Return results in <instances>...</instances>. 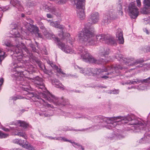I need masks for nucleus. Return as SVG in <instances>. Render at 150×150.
I'll use <instances>...</instances> for the list:
<instances>
[{
  "label": "nucleus",
  "mask_w": 150,
  "mask_h": 150,
  "mask_svg": "<svg viewBox=\"0 0 150 150\" xmlns=\"http://www.w3.org/2000/svg\"><path fill=\"white\" fill-rule=\"evenodd\" d=\"M148 120L146 122L143 120L141 121L136 119H132L131 116L129 115L126 117H121L117 116L112 117H100L98 118V120H100V122L99 125L101 127L105 126L108 129H110L116 127L117 125H121L122 124L127 123L128 121H131L130 124L133 126L132 127V129L135 132H139L142 129H144L146 127H148L150 123L149 119H150V113L148 117Z\"/></svg>",
  "instance_id": "f257e3e1"
},
{
  "label": "nucleus",
  "mask_w": 150,
  "mask_h": 150,
  "mask_svg": "<svg viewBox=\"0 0 150 150\" xmlns=\"http://www.w3.org/2000/svg\"><path fill=\"white\" fill-rule=\"evenodd\" d=\"M78 37L80 42L89 45H95L99 40L112 45H115L117 44L115 38L109 35L102 34L95 37L93 30H91L90 28H85L79 32Z\"/></svg>",
  "instance_id": "f03ea898"
},
{
  "label": "nucleus",
  "mask_w": 150,
  "mask_h": 150,
  "mask_svg": "<svg viewBox=\"0 0 150 150\" xmlns=\"http://www.w3.org/2000/svg\"><path fill=\"white\" fill-rule=\"evenodd\" d=\"M19 66L17 64L13 63L12 65V70L14 71H16L15 73V76L17 77V79L22 81L20 83L23 86L28 85V83L31 82H33L36 86L38 88L42 90L45 89L44 84L42 79L38 76H37L34 79L29 78L25 77L24 76L25 72H18L16 68H18Z\"/></svg>",
  "instance_id": "7ed1b4c3"
},
{
  "label": "nucleus",
  "mask_w": 150,
  "mask_h": 150,
  "mask_svg": "<svg viewBox=\"0 0 150 150\" xmlns=\"http://www.w3.org/2000/svg\"><path fill=\"white\" fill-rule=\"evenodd\" d=\"M115 58L117 59L121 62V65H116L115 66L118 67V68H117L116 70L114 69L113 70L110 71V72H108L106 74V75L100 76V77L104 79H107L108 78H111L112 76H108L109 75H112L114 72L118 73L119 69H127L129 66H132L138 64H139L144 62V60L142 59H137V60H134L133 58L130 59H127L126 58L122 57L121 55H119L115 56Z\"/></svg>",
  "instance_id": "20e7f679"
},
{
  "label": "nucleus",
  "mask_w": 150,
  "mask_h": 150,
  "mask_svg": "<svg viewBox=\"0 0 150 150\" xmlns=\"http://www.w3.org/2000/svg\"><path fill=\"white\" fill-rule=\"evenodd\" d=\"M3 45L9 47L10 48V50H11V52H13L14 53L12 57L16 62H23V61H26V60L25 59V56L23 55L24 54L23 53H25V52L28 54L29 51L24 44L21 43V44L15 46L11 44L10 41L6 40L4 41Z\"/></svg>",
  "instance_id": "39448f33"
},
{
  "label": "nucleus",
  "mask_w": 150,
  "mask_h": 150,
  "mask_svg": "<svg viewBox=\"0 0 150 150\" xmlns=\"http://www.w3.org/2000/svg\"><path fill=\"white\" fill-rule=\"evenodd\" d=\"M78 51L79 52H78L81 54V58L83 59V61L86 62H89L91 63H95L96 64H101L102 62H108L109 60L108 59H105L104 60L102 59V61H101L94 58L88 52L87 50L84 49L82 47H80L79 48Z\"/></svg>",
  "instance_id": "423d86ee"
},
{
  "label": "nucleus",
  "mask_w": 150,
  "mask_h": 150,
  "mask_svg": "<svg viewBox=\"0 0 150 150\" xmlns=\"http://www.w3.org/2000/svg\"><path fill=\"white\" fill-rule=\"evenodd\" d=\"M59 35L61 38V40L57 38L54 37V35H52V38L59 47L66 53L70 54L76 53V51L72 47L69 46L67 44H65L63 42V40L64 39V33H62L61 35Z\"/></svg>",
  "instance_id": "0eeeda50"
},
{
  "label": "nucleus",
  "mask_w": 150,
  "mask_h": 150,
  "mask_svg": "<svg viewBox=\"0 0 150 150\" xmlns=\"http://www.w3.org/2000/svg\"><path fill=\"white\" fill-rule=\"evenodd\" d=\"M144 83H150V77L149 78L143 79H141L137 78L133 79L132 80L128 81L127 82V84H135L140 83L137 86H132L131 87H128V89L132 88L137 89L139 90H143L146 89V86L144 84Z\"/></svg>",
  "instance_id": "6e6552de"
},
{
  "label": "nucleus",
  "mask_w": 150,
  "mask_h": 150,
  "mask_svg": "<svg viewBox=\"0 0 150 150\" xmlns=\"http://www.w3.org/2000/svg\"><path fill=\"white\" fill-rule=\"evenodd\" d=\"M76 5L77 10V15L81 20H83L85 17L84 10V0H73Z\"/></svg>",
  "instance_id": "1a4fd4ad"
},
{
  "label": "nucleus",
  "mask_w": 150,
  "mask_h": 150,
  "mask_svg": "<svg viewBox=\"0 0 150 150\" xmlns=\"http://www.w3.org/2000/svg\"><path fill=\"white\" fill-rule=\"evenodd\" d=\"M40 96L45 98L50 102H52L56 105H59L58 98L51 94L49 91L41 92L40 94Z\"/></svg>",
  "instance_id": "9d476101"
},
{
  "label": "nucleus",
  "mask_w": 150,
  "mask_h": 150,
  "mask_svg": "<svg viewBox=\"0 0 150 150\" xmlns=\"http://www.w3.org/2000/svg\"><path fill=\"white\" fill-rule=\"evenodd\" d=\"M128 12L129 15L132 18H136L138 16L139 9L134 2H131L129 5Z\"/></svg>",
  "instance_id": "9b49d317"
},
{
  "label": "nucleus",
  "mask_w": 150,
  "mask_h": 150,
  "mask_svg": "<svg viewBox=\"0 0 150 150\" xmlns=\"http://www.w3.org/2000/svg\"><path fill=\"white\" fill-rule=\"evenodd\" d=\"M75 68H78L80 70V71L81 73L85 75H93V68H86L84 69L80 67H79L77 65L74 66Z\"/></svg>",
  "instance_id": "f8f14e48"
},
{
  "label": "nucleus",
  "mask_w": 150,
  "mask_h": 150,
  "mask_svg": "<svg viewBox=\"0 0 150 150\" xmlns=\"http://www.w3.org/2000/svg\"><path fill=\"white\" fill-rule=\"evenodd\" d=\"M42 8L47 12H50L54 13L55 8L50 3H45L42 4Z\"/></svg>",
  "instance_id": "ddd939ff"
},
{
  "label": "nucleus",
  "mask_w": 150,
  "mask_h": 150,
  "mask_svg": "<svg viewBox=\"0 0 150 150\" xmlns=\"http://www.w3.org/2000/svg\"><path fill=\"white\" fill-rule=\"evenodd\" d=\"M118 67L117 66H114L113 67H108L105 70H103L100 69H93V75L96 74L97 75H99L103 71H111L113 70L114 69L116 70L117 68H118Z\"/></svg>",
  "instance_id": "4468645a"
},
{
  "label": "nucleus",
  "mask_w": 150,
  "mask_h": 150,
  "mask_svg": "<svg viewBox=\"0 0 150 150\" xmlns=\"http://www.w3.org/2000/svg\"><path fill=\"white\" fill-rule=\"evenodd\" d=\"M114 19L113 14L112 13L110 12L105 15L103 17V22L105 25L108 24L111 21Z\"/></svg>",
  "instance_id": "2eb2a0df"
},
{
  "label": "nucleus",
  "mask_w": 150,
  "mask_h": 150,
  "mask_svg": "<svg viewBox=\"0 0 150 150\" xmlns=\"http://www.w3.org/2000/svg\"><path fill=\"white\" fill-rule=\"evenodd\" d=\"M143 4L144 8L141 11V13L144 14H148L149 13L148 10H150V0H144Z\"/></svg>",
  "instance_id": "dca6fc26"
},
{
  "label": "nucleus",
  "mask_w": 150,
  "mask_h": 150,
  "mask_svg": "<svg viewBox=\"0 0 150 150\" xmlns=\"http://www.w3.org/2000/svg\"><path fill=\"white\" fill-rule=\"evenodd\" d=\"M99 19V15L97 12L92 13L90 17V20L93 24H95L97 23Z\"/></svg>",
  "instance_id": "f3484780"
},
{
  "label": "nucleus",
  "mask_w": 150,
  "mask_h": 150,
  "mask_svg": "<svg viewBox=\"0 0 150 150\" xmlns=\"http://www.w3.org/2000/svg\"><path fill=\"white\" fill-rule=\"evenodd\" d=\"M21 0H12L10 1V3L17 8L19 11H22L23 9L21 4Z\"/></svg>",
  "instance_id": "a211bd4d"
},
{
  "label": "nucleus",
  "mask_w": 150,
  "mask_h": 150,
  "mask_svg": "<svg viewBox=\"0 0 150 150\" xmlns=\"http://www.w3.org/2000/svg\"><path fill=\"white\" fill-rule=\"evenodd\" d=\"M116 37L119 44H123L124 39L123 36L122 32L120 29H118L116 33Z\"/></svg>",
  "instance_id": "6ab92c4d"
},
{
  "label": "nucleus",
  "mask_w": 150,
  "mask_h": 150,
  "mask_svg": "<svg viewBox=\"0 0 150 150\" xmlns=\"http://www.w3.org/2000/svg\"><path fill=\"white\" fill-rule=\"evenodd\" d=\"M109 50L107 47H100L98 49V54L101 57L105 56L109 53Z\"/></svg>",
  "instance_id": "aec40b11"
},
{
  "label": "nucleus",
  "mask_w": 150,
  "mask_h": 150,
  "mask_svg": "<svg viewBox=\"0 0 150 150\" xmlns=\"http://www.w3.org/2000/svg\"><path fill=\"white\" fill-rule=\"evenodd\" d=\"M12 30L10 31V33L16 37H19L20 34L19 33L17 29V27L16 24L11 25Z\"/></svg>",
  "instance_id": "412c9836"
},
{
  "label": "nucleus",
  "mask_w": 150,
  "mask_h": 150,
  "mask_svg": "<svg viewBox=\"0 0 150 150\" xmlns=\"http://www.w3.org/2000/svg\"><path fill=\"white\" fill-rule=\"evenodd\" d=\"M11 124L20 126L24 128L27 127L28 126V124L24 121L21 120H16L14 122H13Z\"/></svg>",
  "instance_id": "4be33fe9"
},
{
  "label": "nucleus",
  "mask_w": 150,
  "mask_h": 150,
  "mask_svg": "<svg viewBox=\"0 0 150 150\" xmlns=\"http://www.w3.org/2000/svg\"><path fill=\"white\" fill-rule=\"evenodd\" d=\"M52 84L55 85V87L59 88L62 90L64 89V86L61 83H60L58 80L56 79H54L52 80Z\"/></svg>",
  "instance_id": "5701e85b"
},
{
  "label": "nucleus",
  "mask_w": 150,
  "mask_h": 150,
  "mask_svg": "<svg viewBox=\"0 0 150 150\" xmlns=\"http://www.w3.org/2000/svg\"><path fill=\"white\" fill-rule=\"evenodd\" d=\"M50 25L53 27L62 29V30L64 28V26L63 25L59 24L57 22H51L50 23ZM62 33H63L62 31L61 34H59L58 35L59 36V35H61Z\"/></svg>",
  "instance_id": "b1692460"
},
{
  "label": "nucleus",
  "mask_w": 150,
  "mask_h": 150,
  "mask_svg": "<svg viewBox=\"0 0 150 150\" xmlns=\"http://www.w3.org/2000/svg\"><path fill=\"white\" fill-rule=\"evenodd\" d=\"M13 133L15 135L22 137L25 139L27 138V136H26L25 132L23 131H21L20 130H15L14 131Z\"/></svg>",
  "instance_id": "393cba45"
},
{
  "label": "nucleus",
  "mask_w": 150,
  "mask_h": 150,
  "mask_svg": "<svg viewBox=\"0 0 150 150\" xmlns=\"http://www.w3.org/2000/svg\"><path fill=\"white\" fill-rule=\"evenodd\" d=\"M37 99L38 100H35V101L37 102H40V103H43L44 106L45 108L49 107L52 108L53 107L52 106L48 104L47 103L44 102V100L42 98L39 99L38 98Z\"/></svg>",
  "instance_id": "a878e982"
},
{
  "label": "nucleus",
  "mask_w": 150,
  "mask_h": 150,
  "mask_svg": "<svg viewBox=\"0 0 150 150\" xmlns=\"http://www.w3.org/2000/svg\"><path fill=\"white\" fill-rule=\"evenodd\" d=\"M32 27L33 28V31L34 33H35V35L37 36L38 35V36L40 38H42V35L40 33H39V28L37 26L35 25H33Z\"/></svg>",
  "instance_id": "bb28decb"
},
{
  "label": "nucleus",
  "mask_w": 150,
  "mask_h": 150,
  "mask_svg": "<svg viewBox=\"0 0 150 150\" xmlns=\"http://www.w3.org/2000/svg\"><path fill=\"white\" fill-rule=\"evenodd\" d=\"M49 62H48V63H49L50 65V66L52 67L53 68L57 70V71L59 73H61L62 74H65L62 71L61 69L60 68H58L57 67L56 65H55L52 62H50V61H49Z\"/></svg>",
  "instance_id": "cd10ccee"
},
{
  "label": "nucleus",
  "mask_w": 150,
  "mask_h": 150,
  "mask_svg": "<svg viewBox=\"0 0 150 150\" xmlns=\"http://www.w3.org/2000/svg\"><path fill=\"white\" fill-rule=\"evenodd\" d=\"M6 56V55L3 51V49L0 47V64H1L2 61Z\"/></svg>",
  "instance_id": "c85d7f7f"
},
{
  "label": "nucleus",
  "mask_w": 150,
  "mask_h": 150,
  "mask_svg": "<svg viewBox=\"0 0 150 150\" xmlns=\"http://www.w3.org/2000/svg\"><path fill=\"white\" fill-rule=\"evenodd\" d=\"M25 67L27 69H25V71H27L29 73H31L35 71L34 68L32 65L30 66L26 65Z\"/></svg>",
  "instance_id": "c756f323"
},
{
  "label": "nucleus",
  "mask_w": 150,
  "mask_h": 150,
  "mask_svg": "<svg viewBox=\"0 0 150 150\" xmlns=\"http://www.w3.org/2000/svg\"><path fill=\"white\" fill-rule=\"evenodd\" d=\"M59 140H62L64 141L65 142H69L71 143L74 146H75V145L78 146V144L77 143H75V142H72L71 140H69L67 139L66 138H65L64 137H58Z\"/></svg>",
  "instance_id": "7c9ffc66"
},
{
  "label": "nucleus",
  "mask_w": 150,
  "mask_h": 150,
  "mask_svg": "<svg viewBox=\"0 0 150 150\" xmlns=\"http://www.w3.org/2000/svg\"><path fill=\"white\" fill-rule=\"evenodd\" d=\"M39 67L41 69H42L44 72L46 74H48L49 75H50L52 74V72L51 71H49L47 70L44 65H39Z\"/></svg>",
  "instance_id": "2f4dec72"
},
{
  "label": "nucleus",
  "mask_w": 150,
  "mask_h": 150,
  "mask_svg": "<svg viewBox=\"0 0 150 150\" xmlns=\"http://www.w3.org/2000/svg\"><path fill=\"white\" fill-rule=\"evenodd\" d=\"M9 136V134L4 133L0 131V138H5L8 137Z\"/></svg>",
  "instance_id": "473e14b6"
},
{
  "label": "nucleus",
  "mask_w": 150,
  "mask_h": 150,
  "mask_svg": "<svg viewBox=\"0 0 150 150\" xmlns=\"http://www.w3.org/2000/svg\"><path fill=\"white\" fill-rule=\"evenodd\" d=\"M25 28L27 30L29 31H30L31 28H32V25L30 23H26L24 25Z\"/></svg>",
  "instance_id": "72a5a7b5"
},
{
  "label": "nucleus",
  "mask_w": 150,
  "mask_h": 150,
  "mask_svg": "<svg viewBox=\"0 0 150 150\" xmlns=\"http://www.w3.org/2000/svg\"><path fill=\"white\" fill-rule=\"evenodd\" d=\"M145 136H146V137H144V138H142L140 140V142L142 143H144V142H142V140H143V139L144 140H146V138H149V137H150V133L149 132H148V133H146L144 134Z\"/></svg>",
  "instance_id": "f704fd0d"
},
{
  "label": "nucleus",
  "mask_w": 150,
  "mask_h": 150,
  "mask_svg": "<svg viewBox=\"0 0 150 150\" xmlns=\"http://www.w3.org/2000/svg\"><path fill=\"white\" fill-rule=\"evenodd\" d=\"M11 100H16L17 99H21L23 98L22 97H21V96H14L12 97L11 98Z\"/></svg>",
  "instance_id": "c9c22d12"
},
{
  "label": "nucleus",
  "mask_w": 150,
  "mask_h": 150,
  "mask_svg": "<svg viewBox=\"0 0 150 150\" xmlns=\"http://www.w3.org/2000/svg\"><path fill=\"white\" fill-rule=\"evenodd\" d=\"M144 23L145 24H150V17L144 19Z\"/></svg>",
  "instance_id": "e433bc0d"
},
{
  "label": "nucleus",
  "mask_w": 150,
  "mask_h": 150,
  "mask_svg": "<svg viewBox=\"0 0 150 150\" xmlns=\"http://www.w3.org/2000/svg\"><path fill=\"white\" fill-rule=\"evenodd\" d=\"M119 9V10L118 11V13L119 15L122 16L123 15V13L122 11V6L120 5H119L118 7Z\"/></svg>",
  "instance_id": "4c0bfd02"
},
{
  "label": "nucleus",
  "mask_w": 150,
  "mask_h": 150,
  "mask_svg": "<svg viewBox=\"0 0 150 150\" xmlns=\"http://www.w3.org/2000/svg\"><path fill=\"white\" fill-rule=\"evenodd\" d=\"M58 3L59 4H62L65 3L67 0H57Z\"/></svg>",
  "instance_id": "58836bf2"
},
{
  "label": "nucleus",
  "mask_w": 150,
  "mask_h": 150,
  "mask_svg": "<svg viewBox=\"0 0 150 150\" xmlns=\"http://www.w3.org/2000/svg\"><path fill=\"white\" fill-rule=\"evenodd\" d=\"M22 146L23 147L28 149V148L29 145H28L27 144L25 143L24 144H23Z\"/></svg>",
  "instance_id": "ea45409f"
},
{
  "label": "nucleus",
  "mask_w": 150,
  "mask_h": 150,
  "mask_svg": "<svg viewBox=\"0 0 150 150\" xmlns=\"http://www.w3.org/2000/svg\"><path fill=\"white\" fill-rule=\"evenodd\" d=\"M136 2L138 7H140L141 5V3L140 0H136Z\"/></svg>",
  "instance_id": "a19ab883"
},
{
  "label": "nucleus",
  "mask_w": 150,
  "mask_h": 150,
  "mask_svg": "<svg viewBox=\"0 0 150 150\" xmlns=\"http://www.w3.org/2000/svg\"><path fill=\"white\" fill-rule=\"evenodd\" d=\"M40 28L41 29H42V30H45V28L44 27V25H43V23H40Z\"/></svg>",
  "instance_id": "79ce46f5"
},
{
  "label": "nucleus",
  "mask_w": 150,
  "mask_h": 150,
  "mask_svg": "<svg viewBox=\"0 0 150 150\" xmlns=\"http://www.w3.org/2000/svg\"><path fill=\"white\" fill-rule=\"evenodd\" d=\"M24 143V141L21 139H19V142L18 143V144L20 146H22Z\"/></svg>",
  "instance_id": "37998d69"
},
{
  "label": "nucleus",
  "mask_w": 150,
  "mask_h": 150,
  "mask_svg": "<svg viewBox=\"0 0 150 150\" xmlns=\"http://www.w3.org/2000/svg\"><path fill=\"white\" fill-rule=\"evenodd\" d=\"M30 46L32 48V50L33 51H36V49L33 44H30Z\"/></svg>",
  "instance_id": "c03bdc74"
},
{
  "label": "nucleus",
  "mask_w": 150,
  "mask_h": 150,
  "mask_svg": "<svg viewBox=\"0 0 150 150\" xmlns=\"http://www.w3.org/2000/svg\"><path fill=\"white\" fill-rule=\"evenodd\" d=\"M13 143L18 144L19 139H16L13 140Z\"/></svg>",
  "instance_id": "a18cd8bd"
},
{
  "label": "nucleus",
  "mask_w": 150,
  "mask_h": 150,
  "mask_svg": "<svg viewBox=\"0 0 150 150\" xmlns=\"http://www.w3.org/2000/svg\"><path fill=\"white\" fill-rule=\"evenodd\" d=\"M119 91L118 90H114L112 91L110 93H113L114 94H117L119 93Z\"/></svg>",
  "instance_id": "49530a36"
},
{
  "label": "nucleus",
  "mask_w": 150,
  "mask_h": 150,
  "mask_svg": "<svg viewBox=\"0 0 150 150\" xmlns=\"http://www.w3.org/2000/svg\"><path fill=\"white\" fill-rule=\"evenodd\" d=\"M28 149L29 150H35V148L30 145H29V147Z\"/></svg>",
  "instance_id": "de8ad7c7"
},
{
  "label": "nucleus",
  "mask_w": 150,
  "mask_h": 150,
  "mask_svg": "<svg viewBox=\"0 0 150 150\" xmlns=\"http://www.w3.org/2000/svg\"><path fill=\"white\" fill-rule=\"evenodd\" d=\"M2 129L6 132H9L10 129L7 128H6L5 127H3L2 128Z\"/></svg>",
  "instance_id": "09e8293b"
},
{
  "label": "nucleus",
  "mask_w": 150,
  "mask_h": 150,
  "mask_svg": "<svg viewBox=\"0 0 150 150\" xmlns=\"http://www.w3.org/2000/svg\"><path fill=\"white\" fill-rule=\"evenodd\" d=\"M47 16L48 18H53L51 14L49 13L47 14Z\"/></svg>",
  "instance_id": "8fccbe9b"
},
{
  "label": "nucleus",
  "mask_w": 150,
  "mask_h": 150,
  "mask_svg": "<svg viewBox=\"0 0 150 150\" xmlns=\"http://www.w3.org/2000/svg\"><path fill=\"white\" fill-rule=\"evenodd\" d=\"M48 138L50 139H54V140H58L59 139L58 137H48Z\"/></svg>",
  "instance_id": "3c124183"
},
{
  "label": "nucleus",
  "mask_w": 150,
  "mask_h": 150,
  "mask_svg": "<svg viewBox=\"0 0 150 150\" xmlns=\"http://www.w3.org/2000/svg\"><path fill=\"white\" fill-rule=\"evenodd\" d=\"M4 82V79L3 78H1L0 79V86H1L3 84Z\"/></svg>",
  "instance_id": "603ef678"
},
{
  "label": "nucleus",
  "mask_w": 150,
  "mask_h": 150,
  "mask_svg": "<svg viewBox=\"0 0 150 150\" xmlns=\"http://www.w3.org/2000/svg\"><path fill=\"white\" fill-rule=\"evenodd\" d=\"M44 35H45V36L46 37V38H47V39H50L51 38L49 37V33H47V34H44Z\"/></svg>",
  "instance_id": "864d4df0"
},
{
  "label": "nucleus",
  "mask_w": 150,
  "mask_h": 150,
  "mask_svg": "<svg viewBox=\"0 0 150 150\" xmlns=\"http://www.w3.org/2000/svg\"><path fill=\"white\" fill-rule=\"evenodd\" d=\"M27 20L29 22H30L31 23H33V21L31 20L30 18H27Z\"/></svg>",
  "instance_id": "5fc2aeb1"
},
{
  "label": "nucleus",
  "mask_w": 150,
  "mask_h": 150,
  "mask_svg": "<svg viewBox=\"0 0 150 150\" xmlns=\"http://www.w3.org/2000/svg\"><path fill=\"white\" fill-rule=\"evenodd\" d=\"M146 51L148 52L150 51V47H146Z\"/></svg>",
  "instance_id": "6e6d98bb"
},
{
  "label": "nucleus",
  "mask_w": 150,
  "mask_h": 150,
  "mask_svg": "<svg viewBox=\"0 0 150 150\" xmlns=\"http://www.w3.org/2000/svg\"><path fill=\"white\" fill-rule=\"evenodd\" d=\"M147 34H149V32L148 31V30L146 29H145V30L144 31Z\"/></svg>",
  "instance_id": "4d7b16f0"
},
{
  "label": "nucleus",
  "mask_w": 150,
  "mask_h": 150,
  "mask_svg": "<svg viewBox=\"0 0 150 150\" xmlns=\"http://www.w3.org/2000/svg\"><path fill=\"white\" fill-rule=\"evenodd\" d=\"M14 150H23L22 149H20L19 148H15L14 149Z\"/></svg>",
  "instance_id": "13d9d810"
},
{
  "label": "nucleus",
  "mask_w": 150,
  "mask_h": 150,
  "mask_svg": "<svg viewBox=\"0 0 150 150\" xmlns=\"http://www.w3.org/2000/svg\"><path fill=\"white\" fill-rule=\"evenodd\" d=\"M25 15L23 13H22L21 14V16L22 17H25Z\"/></svg>",
  "instance_id": "bf43d9fd"
},
{
  "label": "nucleus",
  "mask_w": 150,
  "mask_h": 150,
  "mask_svg": "<svg viewBox=\"0 0 150 150\" xmlns=\"http://www.w3.org/2000/svg\"><path fill=\"white\" fill-rule=\"evenodd\" d=\"M32 6L33 5H30V3H28V6H29V7L30 6Z\"/></svg>",
  "instance_id": "052dcab7"
},
{
  "label": "nucleus",
  "mask_w": 150,
  "mask_h": 150,
  "mask_svg": "<svg viewBox=\"0 0 150 150\" xmlns=\"http://www.w3.org/2000/svg\"><path fill=\"white\" fill-rule=\"evenodd\" d=\"M79 147H80L81 148V149H82V150H84V149H83L82 147V146H79Z\"/></svg>",
  "instance_id": "680f3d73"
},
{
  "label": "nucleus",
  "mask_w": 150,
  "mask_h": 150,
  "mask_svg": "<svg viewBox=\"0 0 150 150\" xmlns=\"http://www.w3.org/2000/svg\"><path fill=\"white\" fill-rule=\"evenodd\" d=\"M44 115H45V116H46L45 114H44ZM51 115H47V116H51Z\"/></svg>",
  "instance_id": "e2e57ef3"
},
{
  "label": "nucleus",
  "mask_w": 150,
  "mask_h": 150,
  "mask_svg": "<svg viewBox=\"0 0 150 150\" xmlns=\"http://www.w3.org/2000/svg\"><path fill=\"white\" fill-rule=\"evenodd\" d=\"M47 21H48V22H50H50H51V20H47Z\"/></svg>",
  "instance_id": "0e129e2a"
},
{
  "label": "nucleus",
  "mask_w": 150,
  "mask_h": 150,
  "mask_svg": "<svg viewBox=\"0 0 150 150\" xmlns=\"http://www.w3.org/2000/svg\"><path fill=\"white\" fill-rule=\"evenodd\" d=\"M10 129L11 130H13V128L10 127Z\"/></svg>",
  "instance_id": "69168bd1"
},
{
  "label": "nucleus",
  "mask_w": 150,
  "mask_h": 150,
  "mask_svg": "<svg viewBox=\"0 0 150 150\" xmlns=\"http://www.w3.org/2000/svg\"><path fill=\"white\" fill-rule=\"evenodd\" d=\"M67 35H69V36H70V35L69 34H67Z\"/></svg>",
  "instance_id": "338daca9"
},
{
  "label": "nucleus",
  "mask_w": 150,
  "mask_h": 150,
  "mask_svg": "<svg viewBox=\"0 0 150 150\" xmlns=\"http://www.w3.org/2000/svg\"><path fill=\"white\" fill-rule=\"evenodd\" d=\"M6 10L4 9L3 10V11H5Z\"/></svg>",
  "instance_id": "774afa93"
}]
</instances>
